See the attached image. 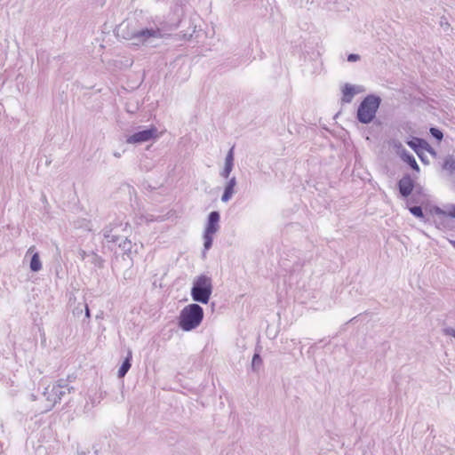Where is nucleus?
<instances>
[{"mask_svg": "<svg viewBox=\"0 0 455 455\" xmlns=\"http://www.w3.org/2000/svg\"><path fill=\"white\" fill-rule=\"evenodd\" d=\"M359 60V56L356 54H349L347 57L348 61H356Z\"/></svg>", "mask_w": 455, "mask_h": 455, "instance_id": "obj_18", "label": "nucleus"}, {"mask_svg": "<svg viewBox=\"0 0 455 455\" xmlns=\"http://www.w3.org/2000/svg\"><path fill=\"white\" fill-rule=\"evenodd\" d=\"M233 161H234V154H233V148H231L226 157V163L225 167L221 172V175L224 178H228L232 171L233 168Z\"/></svg>", "mask_w": 455, "mask_h": 455, "instance_id": "obj_8", "label": "nucleus"}, {"mask_svg": "<svg viewBox=\"0 0 455 455\" xmlns=\"http://www.w3.org/2000/svg\"><path fill=\"white\" fill-rule=\"evenodd\" d=\"M30 268H31V270H33L35 272L39 271L42 268V264H41L38 253H35L32 256V259L30 261Z\"/></svg>", "mask_w": 455, "mask_h": 455, "instance_id": "obj_13", "label": "nucleus"}, {"mask_svg": "<svg viewBox=\"0 0 455 455\" xmlns=\"http://www.w3.org/2000/svg\"><path fill=\"white\" fill-rule=\"evenodd\" d=\"M214 234H209L208 232L204 233V247L209 249L212 243V236Z\"/></svg>", "mask_w": 455, "mask_h": 455, "instance_id": "obj_14", "label": "nucleus"}, {"mask_svg": "<svg viewBox=\"0 0 455 455\" xmlns=\"http://www.w3.org/2000/svg\"><path fill=\"white\" fill-rule=\"evenodd\" d=\"M220 215L217 212H212L209 215L208 225L205 232L215 234L219 228Z\"/></svg>", "mask_w": 455, "mask_h": 455, "instance_id": "obj_7", "label": "nucleus"}, {"mask_svg": "<svg viewBox=\"0 0 455 455\" xmlns=\"http://www.w3.org/2000/svg\"><path fill=\"white\" fill-rule=\"evenodd\" d=\"M257 362H260V357H259V355H254L253 359H252V363H256Z\"/></svg>", "mask_w": 455, "mask_h": 455, "instance_id": "obj_19", "label": "nucleus"}, {"mask_svg": "<svg viewBox=\"0 0 455 455\" xmlns=\"http://www.w3.org/2000/svg\"><path fill=\"white\" fill-rule=\"evenodd\" d=\"M445 331H446L447 334H450V335H452V336L455 337V331L453 330H449L448 329Z\"/></svg>", "mask_w": 455, "mask_h": 455, "instance_id": "obj_20", "label": "nucleus"}, {"mask_svg": "<svg viewBox=\"0 0 455 455\" xmlns=\"http://www.w3.org/2000/svg\"><path fill=\"white\" fill-rule=\"evenodd\" d=\"M400 193L403 196H408L413 190V180L410 176H404L398 183Z\"/></svg>", "mask_w": 455, "mask_h": 455, "instance_id": "obj_5", "label": "nucleus"}, {"mask_svg": "<svg viewBox=\"0 0 455 455\" xmlns=\"http://www.w3.org/2000/svg\"><path fill=\"white\" fill-rule=\"evenodd\" d=\"M397 148H398V152L401 155L402 159L404 162H406L413 170H415L416 172H419V167L415 158L411 155L407 154L400 143L397 145Z\"/></svg>", "mask_w": 455, "mask_h": 455, "instance_id": "obj_6", "label": "nucleus"}, {"mask_svg": "<svg viewBox=\"0 0 455 455\" xmlns=\"http://www.w3.org/2000/svg\"><path fill=\"white\" fill-rule=\"evenodd\" d=\"M235 186V180L233 178V179H231L228 181V185L225 188V191H224V194L222 196V201L223 202H228L231 198V196H232V195L234 193Z\"/></svg>", "mask_w": 455, "mask_h": 455, "instance_id": "obj_9", "label": "nucleus"}, {"mask_svg": "<svg viewBox=\"0 0 455 455\" xmlns=\"http://www.w3.org/2000/svg\"><path fill=\"white\" fill-rule=\"evenodd\" d=\"M430 132L431 134L436 138L438 140H441L443 139V132L441 131H439L438 129L436 128H431L430 129Z\"/></svg>", "mask_w": 455, "mask_h": 455, "instance_id": "obj_17", "label": "nucleus"}, {"mask_svg": "<svg viewBox=\"0 0 455 455\" xmlns=\"http://www.w3.org/2000/svg\"><path fill=\"white\" fill-rule=\"evenodd\" d=\"M131 359H132V352L130 351L128 353V356L126 357L125 361L123 363L122 366L118 370V376L120 378L124 377V375L127 373V371L131 368V363H130Z\"/></svg>", "mask_w": 455, "mask_h": 455, "instance_id": "obj_10", "label": "nucleus"}, {"mask_svg": "<svg viewBox=\"0 0 455 455\" xmlns=\"http://www.w3.org/2000/svg\"><path fill=\"white\" fill-rule=\"evenodd\" d=\"M204 318V310L197 304H189L180 312L179 326L185 331H189L198 327Z\"/></svg>", "mask_w": 455, "mask_h": 455, "instance_id": "obj_1", "label": "nucleus"}, {"mask_svg": "<svg viewBox=\"0 0 455 455\" xmlns=\"http://www.w3.org/2000/svg\"><path fill=\"white\" fill-rule=\"evenodd\" d=\"M212 294V283L209 277L199 276L194 283L191 295L194 300L206 304Z\"/></svg>", "mask_w": 455, "mask_h": 455, "instance_id": "obj_3", "label": "nucleus"}, {"mask_svg": "<svg viewBox=\"0 0 455 455\" xmlns=\"http://www.w3.org/2000/svg\"><path fill=\"white\" fill-rule=\"evenodd\" d=\"M410 212L418 218L423 217L422 209L419 206H413L410 208Z\"/></svg>", "mask_w": 455, "mask_h": 455, "instance_id": "obj_15", "label": "nucleus"}, {"mask_svg": "<svg viewBox=\"0 0 455 455\" xmlns=\"http://www.w3.org/2000/svg\"><path fill=\"white\" fill-rule=\"evenodd\" d=\"M422 140H419V139H416L415 140H411V141H408V145L416 151L417 154L418 153V150H417V148L419 146H420Z\"/></svg>", "mask_w": 455, "mask_h": 455, "instance_id": "obj_16", "label": "nucleus"}, {"mask_svg": "<svg viewBox=\"0 0 455 455\" xmlns=\"http://www.w3.org/2000/svg\"><path fill=\"white\" fill-rule=\"evenodd\" d=\"M156 35H157V31L156 30L144 29V30H141V31L138 32L135 35V37L142 38V41L144 42L147 39H148L149 37L156 36Z\"/></svg>", "mask_w": 455, "mask_h": 455, "instance_id": "obj_12", "label": "nucleus"}, {"mask_svg": "<svg viewBox=\"0 0 455 455\" xmlns=\"http://www.w3.org/2000/svg\"><path fill=\"white\" fill-rule=\"evenodd\" d=\"M342 93H343V98H342L343 101L350 102L355 94V90L351 85L346 84L342 89Z\"/></svg>", "mask_w": 455, "mask_h": 455, "instance_id": "obj_11", "label": "nucleus"}, {"mask_svg": "<svg viewBox=\"0 0 455 455\" xmlns=\"http://www.w3.org/2000/svg\"><path fill=\"white\" fill-rule=\"evenodd\" d=\"M156 128L152 127L148 130L141 131L134 133L127 139L128 143H140L149 140L152 138L157 137Z\"/></svg>", "mask_w": 455, "mask_h": 455, "instance_id": "obj_4", "label": "nucleus"}, {"mask_svg": "<svg viewBox=\"0 0 455 455\" xmlns=\"http://www.w3.org/2000/svg\"><path fill=\"white\" fill-rule=\"evenodd\" d=\"M380 100L373 95L367 96L360 104L357 118L363 124H369L375 117Z\"/></svg>", "mask_w": 455, "mask_h": 455, "instance_id": "obj_2", "label": "nucleus"}, {"mask_svg": "<svg viewBox=\"0 0 455 455\" xmlns=\"http://www.w3.org/2000/svg\"><path fill=\"white\" fill-rule=\"evenodd\" d=\"M450 215L455 218V206H453L450 212Z\"/></svg>", "mask_w": 455, "mask_h": 455, "instance_id": "obj_21", "label": "nucleus"}]
</instances>
